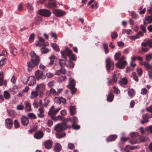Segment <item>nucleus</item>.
Masks as SVG:
<instances>
[{"instance_id":"63","label":"nucleus","mask_w":152,"mask_h":152,"mask_svg":"<svg viewBox=\"0 0 152 152\" xmlns=\"http://www.w3.org/2000/svg\"><path fill=\"white\" fill-rule=\"evenodd\" d=\"M7 59L5 58H2L0 61V66L3 65L6 61Z\"/></svg>"},{"instance_id":"26","label":"nucleus","mask_w":152,"mask_h":152,"mask_svg":"<svg viewBox=\"0 0 152 152\" xmlns=\"http://www.w3.org/2000/svg\"><path fill=\"white\" fill-rule=\"evenodd\" d=\"M45 88V86L43 84H41L39 85H37L36 87V90L44 91Z\"/></svg>"},{"instance_id":"17","label":"nucleus","mask_w":152,"mask_h":152,"mask_svg":"<svg viewBox=\"0 0 152 152\" xmlns=\"http://www.w3.org/2000/svg\"><path fill=\"white\" fill-rule=\"evenodd\" d=\"M44 134L42 131H38L35 133L34 134V137L36 139H40L43 137Z\"/></svg>"},{"instance_id":"62","label":"nucleus","mask_w":152,"mask_h":152,"mask_svg":"<svg viewBox=\"0 0 152 152\" xmlns=\"http://www.w3.org/2000/svg\"><path fill=\"white\" fill-rule=\"evenodd\" d=\"M72 127L74 129H79L80 128V126L78 125H75V124H72Z\"/></svg>"},{"instance_id":"8","label":"nucleus","mask_w":152,"mask_h":152,"mask_svg":"<svg viewBox=\"0 0 152 152\" xmlns=\"http://www.w3.org/2000/svg\"><path fill=\"white\" fill-rule=\"evenodd\" d=\"M35 75L37 79L38 80L40 79H44L46 77V76L43 74V72L39 69L35 71Z\"/></svg>"},{"instance_id":"10","label":"nucleus","mask_w":152,"mask_h":152,"mask_svg":"<svg viewBox=\"0 0 152 152\" xmlns=\"http://www.w3.org/2000/svg\"><path fill=\"white\" fill-rule=\"evenodd\" d=\"M61 108L56 109L55 107L53 105L49 109L48 114L49 115H55L60 110Z\"/></svg>"},{"instance_id":"60","label":"nucleus","mask_w":152,"mask_h":152,"mask_svg":"<svg viewBox=\"0 0 152 152\" xmlns=\"http://www.w3.org/2000/svg\"><path fill=\"white\" fill-rule=\"evenodd\" d=\"M66 77L65 76H63L60 77L58 79V80L60 81L61 82L66 80Z\"/></svg>"},{"instance_id":"9","label":"nucleus","mask_w":152,"mask_h":152,"mask_svg":"<svg viewBox=\"0 0 152 152\" xmlns=\"http://www.w3.org/2000/svg\"><path fill=\"white\" fill-rule=\"evenodd\" d=\"M53 13L58 17H61L66 15V12L65 11L58 9L54 10L53 11Z\"/></svg>"},{"instance_id":"56","label":"nucleus","mask_w":152,"mask_h":152,"mask_svg":"<svg viewBox=\"0 0 152 152\" xmlns=\"http://www.w3.org/2000/svg\"><path fill=\"white\" fill-rule=\"evenodd\" d=\"M152 58V55L150 54H148L145 56V59L147 61H149Z\"/></svg>"},{"instance_id":"47","label":"nucleus","mask_w":152,"mask_h":152,"mask_svg":"<svg viewBox=\"0 0 152 152\" xmlns=\"http://www.w3.org/2000/svg\"><path fill=\"white\" fill-rule=\"evenodd\" d=\"M118 34L116 32H113L111 33V36L112 39H115L118 37Z\"/></svg>"},{"instance_id":"6","label":"nucleus","mask_w":152,"mask_h":152,"mask_svg":"<svg viewBox=\"0 0 152 152\" xmlns=\"http://www.w3.org/2000/svg\"><path fill=\"white\" fill-rule=\"evenodd\" d=\"M130 135L132 137V139L129 141L130 143L134 145L139 143L138 139H137L136 137V136H138L137 133H132L130 134Z\"/></svg>"},{"instance_id":"64","label":"nucleus","mask_w":152,"mask_h":152,"mask_svg":"<svg viewBox=\"0 0 152 152\" xmlns=\"http://www.w3.org/2000/svg\"><path fill=\"white\" fill-rule=\"evenodd\" d=\"M121 83L124 85H126L127 84V81L126 79L123 78L121 81Z\"/></svg>"},{"instance_id":"35","label":"nucleus","mask_w":152,"mask_h":152,"mask_svg":"<svg viewBox=\"0 0 152 152\" xmlns=\"http://www.w3.org/2000/svg\"><path fill=\"white\" fill-rule=\"evenodd\" d=\"M114 98V95L113 93H110L107 96V99L108 101L111 102Z\"/></svg>"},{"instance_id":"37","label":"nucleus","mask_w":152,"mask_h":152,"mask_svg":"<svg viewBox=\"0 0 152 152\" xmlns=\"http://www.w3.org/2000/svg\"><path fill=\"white\" fill-rule=\"evenodd\" d=\"M10 90L13 94H15L18 91V87L14 85L12 88L10 89Z\"/></svg>"},{"instance_id":"45","label":"nucleus","mask_w":152,"mask_h":152,"mask_svg":"<svg viewBox=\"0 0 152 152\" xmlns=\"http://www.w3.org/2000/svg\"><path fill=\"white\" fill-rule=\"evenodd\" d=\"M42 48L41 49V52L42 53H46L48 52L49 49L46 48H45L44 46L42 47Z\"/></svg>"},{"instance_id":"2","label":"nucleus","mask_w":152,"mask_h":152,"mask_svg":"<svg viewBox=\"0 0 152 152\" xmlns=\"http://www.w3.org/2000/svg\"><path fill=\"white\" fill-rule=\"evenodd\" d=\"M69 84L67 86V87L69 88L71 91V93L72 94H74L77 91V89L75 87V82L74 80L71 77L69 78Z\"/></svg>"},{"instance_id":"27","label":"nucleus","mask_w":152,"mask_h":152,"mask_svg":"<svg viewBox=\"0 0 152 152\" xmlns=\"http://www.w3.org/2000/svg\"><path fill=\"white\" fill-rule=\"evenodd\" d=\"M43 108V107H40L38 109V110L39 112V113L38 114V116L39 117L42 118L44 116V115L43 114L44 111L42 109Z\"/></svg>"},{"instance_id":"33","label":"nucleus","mask_w":152,"mask_h":152,"mask_svg":"<svg viewBox=\"0 0 152 152\" xmlns=\"http://www.w3.org/2000/svg\"><path fill=\"white\" fill-rule=\"evenodd\" d=\"M56 99H58V102H57L59 104H60L61 102L64 104L66 103V99L62 97H60L59 98L56 97Z\"/></svg>"},{"instance_id":"52","label":"nucleus","mask_w":152,"mask_h":152,"mask_svg":"<svg viewBox=\"0 0 152 152\" xmlns=\"http://www.w3.org/2000/svg\"><path fill=\"white\" fill-rule=\"evenodd\" d=\"M68 148L71 150L75 148V145L72 143H69L68 145Z\"/></svg>"},{"instance_id":"48","label":"nucleus","mask_w":152,"mask_h":152,"mask_svg":"<svg viewBox=\"0 0 152 152\" xmlns=\"http://www.w3.org/2000/svg\"><path fill=\"white\" fill-rule=\"evenodd\" d=\"M34 33L31 34L29 37V42H32L34 40Z\"/></svg>"},{"instance_id":"21","label":"nucleus","mask_w":152,"mask_h":152,"mask_svg":"<svg viewBox=\"0 0 152 152\" xmlns=\"http://www.w3.org/2000/svg\"><path fill=\"white\" fill-rule=\"evenodd\" d=\"M54 150L56 152H59L60 151L61 149V145L57 142L54 146Z\"/></svg>"},{"instance_id":"19","label":"nucleus","mask_w":152,"mask_h":152,"mask_svg":"<svg viewBox=\"0 0 152 152\" xmlns=\"http://www.w3.org/2000/svg\"><path fill=\"white\" fill-rule=\"evenodd\" d=\"M117 136L116 134H112L110 135L106 139L107 142H110L115 140L117 138Z\"/></svg>"},{"instance_id":"12","label":"nucleus","mask_w":152,"mask_h":152,"mask_svg":"<svg viewBox=\"0 0 152 152\" xmlns=\"http://www.w3.org/2000/svg\"><path fill=\"white\" fill-rule=\"evenodd\" d=\"M127 64V62L126 61H120V62L118 61L117 63L115 64V66L121 69H123L125 68L126 65Z\"/></svg>"},{"instance_id":"43","label":"nucleus","mask_w":152,"mask_h":152,"mask_svg":"<svg viewBox=\"0 0 152 152\" xmlns=\"http://www.w3.org/2000/svg\"><path fill=\"white\" fill-rule=\"evenodd\" d=\"M14 128L17 129L19 127L20 124L19 122L17 120H15L14 121Z\"/></svg>"},{"instance_id":"51","label":"nucleus","mask_w":152,"mask_h":152,"mask_svg":"<svg viewBox=\"0 0 152 152\" xmlns=\"http://www.w3.org/2000/svg\"><path fill=\"white\" fill-rule=\"evenodd\" d=\"M132 75L133 79L136 82H138V79L135 72H133L132 73Z\"/></svg>"},{"instance_id":"49","label":"nucleus","mask_w":152,"mask_h":152,"mask_svg":"<svg viewBox=\"0 0 152 152\" xmlns=\"http://www.w3.org/2000/svg\"><path fill=\"white\" fill-rule=\"evenodd\" d=\"M98 6V3L97 2H94V4L92 5L91 6V8L92 9H96Z\"/></svg>"},{"instance_id":"38","label":"nucleus","mask_w":152,"mask_h":152,"mask_svg":"<svg viewBox=\"0 0 152 152\" xmlns=\"http://www.w3.org/2000/svg\"><path fill=\"white\" fill-rule=\"evenodd\" d=\"M8 114L12 117H15L16 115V113L13 110H10L8 111Z\"/></svg>"},{"instance_id":"58","label":"nucleus","mask_w":152,"mask_h":152,"mask_svg":"<svg viewBox=\"0 0 152 152\" xmlns=\"http://www.w3.org/2000/svg\"><path fill=\"white\" fill-rule=\"evenodd\" d=\"M46 75L48 78H51L53 77L54 75L51 72H48L46 74Z\"/></svg>"},{"instance_id":"18","label":"nucleus","mask_w":152,"mask_h":152,"mask_svg":"<svg viewBox=\"0 0 152 152\" xmlns=\"http://www.w3.org/2000/svg\"><path fill=\"white\" fill-rule=\"evenodd\" d=\"M121 78V76L120 73L114 74L113 76V79H114L115 83H116L118 81L120 80Z\"/></svg>"},{"instance_id":"13","label":"nucleus","mask_w":152,"mask_h":152,"mask_svg":"<svg viewBox=\"0 0 152 152\" xmlns=\"http://www.w3.org/2000/svg\"><path fill=\"white\" fill-rule=\"evenodd\" d=\"M12 120L10 118H7L5 120V125L6 127L8 129H11L13 125Z\"/></svg>"},{"instance_id":"22","label":"nucleus","mask_w":152,"mask_h":152,"mask_svg":"<svg viewBox=\"0 0 152 152\" xmlns=\"http://www.w3.org/2000/svg\"><path fill=\"white\" fill-rule=\"evenodd\" d=\"M64 67H62L60 70H57L56 72V75H59L61 74L65 75L66 73V71Z\"/></svg>"},{"instance_id":"42","label":"nucleus","mask_w":152,"mask_h":152,"mask_svg":"<svg viewBox=\"0 0 152 152\" xmlns=\"http://www.w3.org/2000/svg\"><path fill=\"white\" fill-rule=\"evenodd\" d=\"M121 56V53L120 52H118L116 53L114 55V58L115 61L118 60Z\"/></svg>"},{"instance_id":"54","label":"nucleus","mask_w":152,"mask_h":152,"mask_svg":"<svg viewBox=\"0 0 152 152\" xmlns=\"http://www.w3.org/2000/svg\"><path fill=\"white\" fill-rule=\"evenodd\" d=\"M137 71L139 76L140 77L142 74V71L141 69L138 68L137 69Z\"/></svg>"},{"instance_id":"31","label":"nucleus","mask_w":152,"mask_h":152,"mask_svg":"<svg viewBox=\"0 0 152 152\" xmlns=\"http://www.w3.org/2000/svg\"><path fill=\"white\" fill-rule=\"evenodd\" d=\"M11 53L14 56H16L17 54V49L14 47H12L10 49Z\"/></svg>"},{"instance_id":"61","label":"nucleus","mask_w":152,"mask_h":152,"mask_svg":"<svg viewBox=\"0 0 152 152\" xmlns=\"http://www.w3.org/2000/svg\"><path fill=\"white\" fill-rule=\"evenodd\" d=\"M142 117L144 119H146L147 118H148H148H151V117L149 115V114L146 113L145 115H142Z\"/></svg>"},{"instance_id":"30","label":"nucleus","mask_w":152,"mask_h":152,"mask_svg":"<svg viewBox=\"0 0 152 152\" xmlns=\"http://www.w3.org/2000/svg\"><path fill=\"white\" fill-rule=\"evenodd\" d=\"M148 138L144 136H140L138 138L139 143L141 142H145L147 141Z\"/></svg>"},{"instance_id":"11","label":"nucleus","mask_w":152,"mask_h":152,"mask_svg":"<svg viewBox=\"0 0 152 152\" xmlns=\"http://www.w3.org/2000/svg\"><path fill=\"white\" fill-rule=\"evenodd\" d=\"M38 40L35 43V45L37 46L45 47L46 45L45 44V41L43 38L41 37H38Z\"/></svg>"},{"instance_id":"36","label":"nucleus","mask_w":152,"mask_h":152,"mask_svg":"<svg viewBox=\"0 0 152 152\" xmlns=\"http://www.w3.org/2000/svg\"><path fill=\"white\" fill-rule=\"evenodd\" d=\"M51 45L53 48L55 50L58 52L60 51L59 47L55 43H51Z\"/></svg>"},{"instance_id":"7","label":"nucleus","mask_w":152,"mask_h":152,"mask_svg":"<svg viewBox=\"0 0 152 152\" xmlns=\"http://www.w3.org/2000/svg\"><path fill=\"white\" fill-rule=\"evenodd\" d=\"M61 53L62 56L65 58H66L67 56L70 57V55L72 54V50L68 48H66L64 51L61 50Z\"/></svg>"},{"instance_id":"25","label":"nucleus","mask_w":152,"mask_h":152,"mask_svg":"<svg viewBox=\"0 0 152 152\" xmlns=\"http://www.w3.org/2000/svg\"><path fill=\"white\" fill-rule=\"evenodd\" d=\"M52 94H56V92L55 89L53 88H51L49 91H48L46 93V94L48 96H50Z\"/></svg>"},{"instance_id":"57","label":"nucleus","mask_w":152,"mask_h":152,"mask_svg":"<svg viewBox=\"0 0 152 152\" xmlns=\"http://www.w3.org/2000/svg\"><path fill=\"white\" fill-rule=\"evenodd\" d=\"M22 55L25 58H27L28 57L27 53L26 52V51L23 49H22Z\"/></svg>"},{"instance_id":"28","label":"nucleus","mask_w":152,"mask_h":152,"mask_svg":"<svg viewBox=\"0 0 152 152\" xmlns=\"http://www.w3.org/2000/svg\"><path fill=\"white\" fill-rule=\"evenodd\" d=\"M56 135L57 138L60 139L66 136V134L65 132H58L56 133Z\"/></svg>"},{"instance_id":"29","label":"nucleus","mask_w":152,"mask_h":152,"mask_svg":"<svg viewBox=\"0 0 152 152\" xmlns=\"http://www.w3.org/2000/svg\"><path fill=\"white\" fill-rule=\"evenodd\" d=\"M69 121L72 123V124H77L78 122V119L76 116L73 117L72 118H69L68 119Z\"/></svg>"},{"instance_id":"59","label":"nucleus","mask_w":152,"mask_h":152,"mask_svg":"<svg viewBox=\"0 0 152 152\" xmlns=\"http://www.w3.org/2000/svg\"><path fill=\"white\" fill-rule=\"evenodd\" d=\"M36 118V116L33 113H29V118L35 119Z\"/></svg>"},{"instance_id":"20","label":"nucleus","mask_w":152,"mask_h":152,"mask_svg":"<svg viewBox=\"0 0 152 152\" xmlns=\"http://www.w3.org/2000/svg\"><path fill=\"white\" fill-rule=\"evenodd\" d=\"M29 86H32L36 83V79L34 76L29 77Z\"/></svg>"},{"instance_id":"39","label":"nucleus","mask_w":152,"mask_h":152,"mask_svg":"<svg viewBox=\"0 0 152 152\" xmlns=\"http://www.w3.org/2000/svg\"><path fill=\"white\" fill-rule=\"evenodd\" d=\"M103 45L105 53H107L109 52L107 45L106 43H104Z\"/></svg>"},{"instance_id":"50","label":"nucleus","mask_w":152,"mask_h":152,"mask_svg":"<svg viewBox=\"0 0 152 152\" xmlns=\"http://www.w3.org/2000/svg\"><path fill=\"white\" fill-rule=\"evenodd\" d=\"M148 74L149 78L152 79V68L148 70Z\"/></svg>"},{"instance_id":"32","label":"nucleus","mask_w":152,"mask_h":152,"mask_svg":"<svg viewBox=\"0 0 152 152\" xmlns=\"http://www.w3.org/2000/svg\"><path fill=\"white\" fill-rule=\"evenodd\" d=\"M56 58V57L53 55L49 57V59H50V61L49 63V64L50 65H53L54 62V60Z\"/></svg>"},{"instance_id":"5","label":"nucleus","mask_w":152,"mask_h":152,"mask_svg":"<svg viewBox=\"0 0 152 152\" xmlns=\"http://www.w3.org/2000/svg\"><path fill=\"white\" fill-rule=\"evenodd\" d=\"M38 13L40 15L46 17H49L51 14V12L49 10L41 9L38 11Z\"/></svg>"},{"instance_id":"3","label":"nucleus","mask_w":152,"mask_h":152,"mask_svg":"<svg viewBox=\"0 0 152 152\" xmlns=\"http://www.w3.org/2000/svg\"><path fill=\"white\" fill-rule=\"evenodd\" d=\"M105 62L106 67L107 70L109 71L110 69L112 70L113 69L114 66V63L110 58L107 57L106 60Z\"/></svg>"},{"instance_id":"46","label":"nucleus","mask_w":152,"mask_h":152,"mask_svg":"<svg viewBox=\"0 0 152 152\" xmlns=\"http://www.w3.org/2000/svg\"><path fill=\"white\" fill-rule=\"evenodd\" d=\"M38 96V92L37 91H33L31 93V98H32V97H36Z\"/></svg>"},{"instance_id":"41","label":"nucleus","mask_w":152,"mask_h":152,"mask_svg":"<svg viewBox=\"0 0 152 152\" xmlns=\"http://www.w3.org/2000/svg\"><path fill=\"white\" fill-rule=\"evenodd\" d=\"M59 64L62 67H64L66 64V61L63 59H60L59 61Z\"/></svg>"},{"instance_id":"1","label":"nucleus","mask_w":152,"mask_h":152,"mask_svg":"<svg viewBox=\"0 0 152 152\" xmlns=\"http://www.w3.org/2000/svg\"><path fill=\"white\" fill-rule=\"evenodd\" d=\"M31 58V61L29 62V68H33L35 66H38L40 61L39 57L36 55L34 51H31L30 53Z\"/></svg>"},{"instance_id":"34","label":"nucleus","mask_w":152,"mask_h":152,"mask_svg":"<svg viewBox=\"0 0 152 152\" xmlns=\"http://www.w3.org/2000/svg\"><path fill=\"white\" fill-rule=\"evenodd\" d=\"M4 98L7 99L9 100L11 97L10 93L7 91H5L4 92Z\"/></svg>"},{"instance_id":"40","label":"nucleus","mask_w":152,"mask_h":152,"mask_svg":"<svg viewBox=\"0 0 152 152\" xmlns=\"http://www.w3.org/2000/svg\"><path fill=\"white\" fill-rule=\"evenodd\" d=\"M129 95L131 97H133L134 95V91L133 89H131L128 92Z\"/></svg>"},{"instance_id":"53","label":"nucleus","mask_w":152,"mask_h":152,"mask_svg":"<svg viewBox=\"0 0 152 152\" xmlns=\"http://www.w3.org/2000/svg\"><path fill=\"white\" fill-rule=\"evenodd\" d=\"M147 45L149 48H152V39H150L147 42Z\"/></svg>"},{"instance_id":"4","label":"nucleus","mask_w":152,"mask_h":152,"mask_svg":"<svg viewBox=\"0 0 152 152\" xmlns=\"http://www.w3.org/2000/svg\"><path fill=\"white\" fill-rule=\"evenodd\" d=\"M67 128L65 122H63L61 124H58L55 127L56 131L58 132H61L65 130Z\"/></svg>"},{"instance_id":"16","label":"nucleus","mask_w":152,"mask_h":152,"mask_svg":"<svg viewBox=\"0 0 152 152\" xmlns=\"http://www.w3.org/2000/svg\"><path fill=\"white\" fill-rule=\"evenodd\" d=\"M20 121L23 125L26 126L28 123V118L25 116L23 115L20 118Z\"/></svg>"},{"instance_id":"24","label":"nucleus","mask_w":152,"mask_h":152,"mask_svg":"<svg viewBox=\"0 0 152 152\" xmlns=\"http://www.w3.org/2000/svg\"><path fill=\"white\" fill-rule=\"evenodd\" d=\"M142 65H143L145 66L147 70L152 68L151 65L148 62H142L141 63Z\"/></svg>"},{"instance_id":"15","label":"nucleus","mask_w":152,"mask_h":152,"mask_svg":"<svg viewBox=\"0 0 152 152\" xmlns=\"http://www.w3.org/2000/svg\"><path fill=\"white\" fill-rule=\"evenodd\" d=\"M53 144L52 141L50 140H47L44 143L45 148L48 149H50L52 148Z\"/></svg>"},{"instance_id":"14","label":"nucleus","mask_w":152,"mask_h":152,"mask_svg":"<svg viewBox=\"0 0 152 152\" xmlns=\"http://www.w3.org/2000/svg\"><path fill=\"white\" fill-rule=\"evenodd\" d=\"M56 1H50L46 4V7L49 9H53L57 7Z\"/></svg>"},{"instance_id":"44","label":"nucleus","mask_w":152,"mask_h":152,"mask_svg":"<svg viewBox=\"0 0 152 152\" xmlns=\"http://www.w3.org/2000/svg\"><path fill=\"white\" fill-rule=\"evenodd\" d=\"M69 64L68 65H66V66L70 68H73L74 66V64L70 60H69L68 61Z\"/></svg>"},{"instance_id":"55","label":"nucleus","mask_w":152,"mask_h":152,"mask_svg":"<svg viewBox=\"0 0 152 152\" xmlns=\"http://www.w3.org/2000/svg\"><path fill=\"white\" fill-rule=\"evenodd\" d=\"M145 20L146 21H149V23L152 22V16H147L145 18Z\"/></svg>"},{"instance_id":"23","label":"nucleus","mask_w":152,"mask_h":152,"mask_svg":"<svg viewBox=\"0 0 152 152\" xmlns=\"http://www.w3.org/2000/svg\"><path fill=\"white\" fill-rule=\"evenodd\" d=\"M69 112L70 115H74L76 113V108L75 106H70L69 107Z\"/></svg>"}]
</instances>
